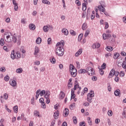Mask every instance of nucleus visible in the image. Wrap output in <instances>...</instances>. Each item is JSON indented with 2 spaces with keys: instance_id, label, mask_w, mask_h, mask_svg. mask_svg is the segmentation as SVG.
<instances>
[{
  "instance_id": "f257e3e1",
  "label": "nucleus",
  "mask_w": 126,
  "mask_h": 126,
  "mask_svg": "<svg viewBox=\"0 0 126 126\" xmlns=\"http://www.w3.org/2000/svg\"><path fill=\"white\" fill-rule=\"evenodd\" d=\"M3 39L5 42L7 43H16L17 38L15 36L13 35L11 33L6 32L3 35Z\"/></svg>"
},
{
  "instance_id": "f03ea898",
  "label": "nucleus",
  "mask_w": 126,
  "mask_h": 126,
  "mask_svg": "<svg viewBox=\"0 0 126 126\" xmlns=\"http://www.w3.org/2000/svg\"><path fill=\"white\" fill-rule=\"evenodd\" d=\"M63 46H64V41H63V40H62L56 44L57 48L56 50V55L59 57L63 56L64 54V49L63 48Z\"/></svg>"
},
{
  "instance_id": "7ed1b4c3",
  "label": "nucleus",
  "mask_w": 126,
  "mask_h": 126,
  "mask_svg": "<svg viewBox=\"0 0 126 126\" xmlns=\"http://www.w3.org/2000/svg\"><path fill=\"white\" fill-rule=\"evenodd\" d=\"M69 67L71 75L72 76V77H75V76L77 75V70L75 68H74V66H73L72 64H70L69 65Z\"/></svg>"
},
{
  "instance_id": "20e7f679",
  "label": "nucleus",
  "mask_w": 126,
  "mask_h": 126,
  "mask_svg": "<svg viewBox=\"0 0 126 126\" xmlns=\"http://www.w3.org/2000/svg\"><path fill=\"white\" fill-rule=\"evenodd\" d=\"M21 58V54L18 52H15L14 50H13L11 54V59L12 60H15L16 59L18 60V59H20Z\"/></svg>"
},
{
  "instance_id": "39448f33",
  "label": "nucleus",
  "mask_w": 126,
  "mask_h": 126,
  "mask_svg": "<svg viewBox=\"0 0 126 126\" xmlns=\"http://www.w3.org/2000/svg\"><path fill=\"white\" fill-rule=\"evenodd\" d=\"M87 73L89 75L92 76V75H94L95 74V71L92 67H88L87 68Z\"/></svg>"
},
{
  "instance_id": "423d86ee",
  "label": "nucleus",
  "mask_w": 126,
  "mask_h": 126,
  "mask_svg": "<svg viewBox=\"0 0 126 126\" xmlns=\"http://www.w3.org/2000/svg\"><path fill=\"white\" fill-rule=\"evenodd\" d=\"M94 91H91L90 93H89L87 95V99L88 101L90 103L92 102V98L94 97Z\"/></svg>"
},
{
  "instance_id": "0eeeda50",
  "label": "nucleus",
  "mask_w": 126,
  "mask_h": 126,
  "mask_svg": "<svg viewBox=\"0 0 126 126\" xmlns=\"http://www.w3.org/2000/svg\"><path fill=\"white\" fill-rule=\"evenodd\" d=\"M76 89H78L79 91H78L77 94H78V95H79V94H80V91L81 90V88L79 87V85H78V84L77 83L75 84L73 90L74 91V90H76Z\"/></svg>"
},
{
  "instance_id": "6e6552de",
  "label": "nucleus",
  "mask_w": 126,
  "mask_h": 126,
  "mask_svg": "<svg viewBox=\"0 0 126 126\" xmlns=\"http://www.w3.org/2000/svg\"><path fill=\"white\" fill-rule=\"evenodd\" d=\"M112 37V35L109 33H103L102 34V38L103 40H107V39L109 38H111Z\"/></svg>"
},
{
  "instance_id": "1a4fd4ad",
  "label": "nucleus",
  "mask_w": 126,
  "mask_h": 126,
  "mask_svg": "<svg viewBox=\"0 0 126 126\" xmlns=\"http://www.w3.org/2000/svg\"><path fill=\"white\" fill-rule=\"evenodd\" d=\"M60 116V112L59 111H56L54 112L53 117L55 120L59 119V116Z\"/></svg>"
},
{
  "instance_id": "9d476101",
  "label": "nucleus",
  "mask_w": 126,
  "mask_h": 126,
  "mask_svg": "<svg viewBox=\"0 0 126 126\" xmlns=\"http://www.w3.org/2000/svg\"><path fill=\"white\" fill-rule=\"evenodd\" d=\"M115 75V69H112L109 73V74L108 76V78H112V77Z\"/></svg>"
},
{
  "instance_id": "9b49d317",
  "label": "nucleus",
  "mask_w": 126,
  "mask_h": 126,
  "mask_svg": "<svg viewBox=\"0 0 126 126\" xmlns=\"http://www.w3.org/2000/svg\"><path fill=\"white\" fill-rule=\"evenodd\" d=\"M9 83L11 86H12L13 87H15L17 85L16 81H15V80H10Z\"/></svg>"
},
{
  "instance_id": "f8f14e48",
  "label": "nucleus",
  "mask_w": 126,
  "mask_h": 126,
  "mask_svg": "<svg viewBox=\"0 0 126 126\" xmlns=\"http://www.w3.org/2000/svg\"><path fill=\"white\" fill-rule=\"evenodd\" d=\"M64 97H65V94H64L63 92H61L59 94V99H60V100H63Z\"/></svg>"
},
{
  "instance_id": "ddd939ff",
  "label": "nucleus",
  "mask_w": 126,
  "mask_h": 126,
  "mask_svg": "<svg viewBox=\"0 0 126 126\" xmlns=\"http://www.w3.org/2000/svg\"><path fill=\"white\" fill-rule=\"evenodd\" d=\"M39 52H40V48L38 46H35L34 48V56L38 55Z\"/></svg>"
},
{
  "instance_id": "4468645a",
  "label": "nucleus",
  "mask_w": 126,
  "mask_h": 126,
  "mask_svg": "<svg viewBox=\"0 0 126 126\" xmlns=\"http://www.w3.org/2000/svg\"><path fill=\"white\" fill-rule=\"evenodd\" d=\"M101 46V44H100V43H94L93 46L92 47L93 49H98V48H100Z\"/></svg>"
},
{
  "instance_id": "2eb2a0df",
  "label": "nucleus",
  "mask_w": 126,
  "mask_h": 126,
  "mask_svg": "<svg viewBox=\"0 0 126 126\" xmlns=\"http://www.w3.org/2000/svg\"><path fill=\"white\" fill-rule=\"evenodd\" d=\"M49 28H52V26H49V27H48V26H44L43 28V30L44 32H48L49 31Z\"/></svg>"
},
{
  "instance_id": "dca6fc26",
  "label": "nucleus",
  "mask_w": 126,
  "mask_h": 126,
  "mask_svg": "<svg viewBox=\"0 0 126 126\" xmlns=\"http://www.w3.org/2000/svg\"><path fill=\"white\" fill-rule=\"evenodd\" d=\"M50 95H51V93L50 92V91L46 92L45 94L44 95V98H45V99L49 98Z\"/></svg>"
},
{
  "instance_id": "f3484780",
  "label": "nucleus",
  "mask_w": 126,
  "mask_h": 126,
  "mask_svg": "<svg viewBox=\"0 0 126 126\" xmlns=\"http://www.w3.org/2000/svg\"><path fill=\"white\" fill-rule=\"evenodd\" d=\"M98 8L99 9V11H102V12H105L106 11V9H105L102 5L98 6Z\"/></svg>"
},
{
  "instance_id": "a211bd4d",
  "label": "nucleus",
  "mask_w": 126,
  "mask_h": 126,
  "mask_svg": "<svg viewBox=\"0 0 126 126\" xmlns=\"http://www.w3.org/2000/svg\"><path fill=\"white\" fill-rule=\"evenodd\" d=\"M82 54V49H80L78 50V51L75 54V57H78L80 55H81Z\"/></svg>"
},
{
  "instance_id": "6ab92c4d",
  "label": "nucleus",
  "mask_w": 126,
  "mask_h": 126,
  "mask_svg": "<svg viewBox=\"0 0 126 126\" xmlns=\"http://www.w3.org/2000/svg\"><path fill=\"white\" fill-rule=\"evenodd\" d=\"M63 113L64 117H67L68 116V109L65 108Z\"/></svg>"
},
{
  "instance_id": "aec40b11",
  "label": "nucleus",
  "mask_w": 126,
  "mask_h": 126,
  "mask_svg": "<svg viewBox=\"0 0 126 126\" xmlns=\"http://www.w3.org/2000/svg\"><path fill=\"white\" fill-rule=\"evenodd\" d=\"M71 81H72V78H70L68 83V88H71L72 87V83H71Z\"/></svg>"
},
{
  "instance_id": "412c9836",
  "label": "nucleus",
  "mask_w": 126,
  "mask_h": 126,
  "mask_svg": "<svg viewBox=\"0 0 126 126\" xmlns=\"http://www.w3.org/2000/svg\"><path fill=\"white\" fill-rule=\"evenodd\" d=\"M62 32L63 33V34H64V35H68V31L65 29H63L62 31Z\"/></svg>"
},
{
  "instance_id": "4be33fe9",
  "label": "nucleus",
  "mask_w": 126,
  "mask_h": 126,
  "mask_svg": "<svg viewBox=\"0 0 126 126\" xmlns=\"http://www.w3.org/2000/svg\"><path fill=\"white\" fill-rule=\"evenodd\" d=\"M30 29L31 30H35L36 27L33 24H31L29 25Z\"/></svg>"
},
{
  "instance_id": "5701e85b",
  "label": "nucleus",
  "mask_w": 126,
  "mask_h": 126,
  "mask_svg": "<svg viewBox=\"0 0 126 126\" xmlns=\"http://www.w3.org/2000/svg\"><path fill=\"white\" fill-rule=\"evenodd\" d=\"M71 98L72 99H74L75 98V94H74V91L73 90V89L71 90Z\"/></svg>"
},
{
  "instance_id": "b1692460",
  "label": "nucleus",
  "mask_w": 126,
  "mask_h": 126,
  "mask_svg": "<svg viewBox=\"0 0 126 126\" xmlns=\"http://www.w3.org/2000/svg\"><path fill=\"white\" fill-rule=\"evenodd\" d=\"M41 91V90H38L36 92V95H35V100H37V99H38V98H39V95H40V92Z\"/></svg>"
},
{
  "instance_id": "393cba45",
  "label": "nucleus",
  "mask_w": 126,
  "mask_h": 126,
  "mask_svg": "<svg viewBox=\"0 0 126 126\" xmlns=\"http://www.w3.org/2000/svg\"><path fill=\"white\" fill-rule=\"evenodd\" d=\"M87 69L86 70L84 69H81L79 70L78 72L79 73L82 74V73H85V72H87Z\"/></svg>"
},
{
  "instance_id": "a878e982",
  "label": "nucleus",
  "mask_w": 126,
  "mask_h": 126,
  "mask_svg": "<svg viewBox=\"0 0 126 126\" xmlns=\"http://www.w3.org/2000/svg\"><path fill=\"white\" fill-rule=\"evenodd\" d=\"M16 72L17 73H22L23 69H22V68H19L16 69Z\"/></svg>"
},
{
  "instance_id": "bb28decb",
  "label": "nucleus",
  "mask_w": 126,
  "mask_h": 126,
  "mask_svg": "<svg viewBox=\"0 0 126 126\" xmlns=\"http://www.w3.org/2000/svg\"><path fill=\"white\" fill-rule=\"evenodd\" d=\"M42 3H44V4H48L49 5V4H51V2H50L48 0H42Z\"/></svg>"
},
{
  "instance_id": "cd10ccee",
  "label": "nucleus",
  "mask_w": 126,
  "mask_h": 126,
  "mask_svg": "<svg viewBox=\"0 0 126 126\" xmlns=\"http://www.w3.org/2000/svg\"><path fill=\"white\" fill-rule=\"evenodd\" d=\"M41 42H42V38L40 37H38L36 40V44H38V45H40L41 44Z\"/></svg>"
},
{
  "instance_id": "c85d7f7f",
  "label": "nucleus",
  "mask_w": 126,
  "mask_h": 126,
  "mask_svg": "<svg viewBox=\"0 0 126 126\" xmlns=\"http://www.w3.org/2000/svg\"><path fill=\"white\" fill-rule=\"evenodd\" d=\"M83 37V34L81 33L79 35L78 38V41L79 42H81V40H82V37Z\"/></svg>"
},
{
  "instance_id": "c756f323",
  "label": "nucleus",
  "mask_w": 126,
  "mask_h": 126,
  "mask_svg": "<svg viewBox=\"0 0 126 126\" xmlns=\"http://www.w3.org/2000/svg\"><path fill=\"white\" fill-rule=\"evenodd\" d=\"M106 50L108 52H112L114 50V48L111 46H107Z\"/></svg>"
},
{
  "instance_id": "7c9ffc66",
  "label": "nucleus",
  "mask_w": 126,
  "mask_h": 126,
  "mask_svg": "<svg viewBox=\"0 0 126 126\" xmlns=\"http://www.w3.org/2000/svg\"><path fill=\"white\" fill-rule=\"evenodd\" d=\"M34 116H35V117H38L39 118H40V112L37 111H35L34 112Z\"/></svg>"
},
{
  "instance_id": "2f4dec72",
  "label": "nucleus",
  "mask_w": 126,
  "mask_h": 126,
  "mask_svg": "<svg viewBox=\"0 0 126 126\" xmlns=\"http://www.w3.org/2000/svg\"><path fill=\"white\" fill-rule=\"evenodd\" d=\"M88 91V89L87 88H85L84 89V91L82 92L81 93V96H83L84 95L85 92H87Z\"/></svg>"
},
{
  "instance_id": "473e14b6",
  "label": "nucleus",
  "mask_w": 126,
  "mask_h": 126,
  "mask_svg": "<svg viewBox=\"0 0 126 126\" xmlns=\"http://www.w3.org/2000/svg\"><path fill=\"white\" fill-rule=\"evenodd\" d=\"M87 121H88V123L89 125L90 126H92V121L91 120V118L88 117Z\"/></svg>"
},
{
  "instance_id": "72a5a7b5",
  "label": "nucleus",
  "mask_w": 126,
  "mask_h": 126,
  "mask_svg": "<svg viewBox=\"0 0 126 126\" xmlns=\"http://www.w3.org/2000/svg\"><path fill=\"white\" fill-rule=\"evenodd\" d=\"M88 4L87 3H83V7H82V10H83V11H85V10H86V8H87V6L86 5Z\"/></svg>"
},
{
  "instance_id": "f704fd0d",
  "label": "nucleus",
  "mask_w": 126,
  "mask_h": 126,
  "mask_svg": "<svg viewBox=\"0 0 126 126\" xmlns=\"http://www.w3.org/2000/svg\"><path fill=\"white\" fill-rule=\"evenodd\" d=\"M50 62L53 64L56 63V59H55V57H51V59H50Z\"/></svg>"
},
{
  "instance_id": "c9c22d12",
  "label": "nucleus",
  "mask_w": 126,
  "mask_h": 126,
  "mask_svg": "<svg viewBox=\"0 0 126 126\" xmlns=\"http://www.w3.org/2000/svg\"><path fill=\"white\" fill-rule=\"evenodd\" d=\"M119 57H120V54L118 53H116L114 54L113 59H114V60H117V59H118V58H119Z\"/></svg>"
},
{
  "instance_id": "e433bc0d",
  "label": "nucleus",
  "mask_w": 126,
  "mask_h": 126,
  "mask_svg": "<svg viewBox=\"0 0 126 126\" xmlns=\"http://www.w3.org/2000/svg\"><path fill=\"white\" fill-rule=\"evenodd\" d=\"M46 91L45 90H42L39 93L40 96L42 97V96H44V94H45Z\"/></svg>"
},
{
  "instance_id": "4c0bfd02",
  "label": "nucleus",
  "mask_w": 126,
  "mask_h": 126,
  "mask_svg": "<svg viewBox=\"0 0 126 126\" xmlns=\"http://www.w3.org/2000/svg\"><path fill=\"white\" fill-rule=\"evenodd\" d=\"M83 30H86L87 29V24L84 23L82 26Z\"/></svg>"
},
{
  "instance_id": "58836bf2",
  "label": "nucleus",
  "mask_w": 126,
  "mask_h": 126,
  "mask_svg": "<svg viewBox=\"0 0 126 126\" xmlns=\"http://www.w3.org/2000/svg\"><path fill=\"white\" fill-rule=\"evenodd\" d=\"M70 34H71V35H72V36H75V35H76V32H74V31L71 30L70 31Z\"/></svg>"
},
{
  "instance_id": "ea45409f",
  "label": "nucleus",
  "mask_w": 126,
  "mask_h": 126,
  "mask_svg": "<svg viewBox=\"0 0 126 126\" xmlns=\"http://www.w3.org/2000/svg\"><path fill=\"white\" fill-rule=\"evenodd\" d=\"M0 45L1 46H3V45H4V38H1L0 40Z\"/></svg>"
},
{
  "instance_id": "a19ab883",
  "label": "nucleus",
  "mask_w": 126,
  "mask_h": 126,
  "mask_svg": "<svg viewBox=\"0 0 126 126\" xmlns=\"http://www.w3.org/2000/svg\"><path fill=\"white\" fill-rule=\"evenodd\" d=\"M13 110L15 113H18V107L17 106H15L13 107Z\"/></svg>"
},
{
  "instance_id": "79ce46f5",
  "label": "nucleus",
  "mask_w": 126,
  "mask_h": 126,
  "mask_svg": "<svg viewBox=\"0 0 126 126\" xmlns=\"http://www.w3.org/2000/svg\"><path fill=\"white\" fill-rule=\"evenodd\" d=\"M107 114L109 117H112V116H113V111H112V110H108Z\"/></svg>"
},
{
  "instance_id": "37998d69",
  "label": "nucleus",
  "mask_w": 126,
  "mask_h": 126,
  "mask_svg": "<svg viewBox=\"0 0 126 126\" xmlns=\"http://www.w3.org/2000/svg\"><path fill=\"white\" fill-rule=\"evenodd\" d=\"M115 96H119L120 95V90H116L114 92Z\"/></svg>"
},
{
  "instance_id": "c03bdc74",
  "label": "nucleus",
  "mask_w": 126,
  "mask_h": 126,
  "mask_svg": "<svg viewBox=\"0 0 126 126\" xmlns=\"http://www.w3.org/2000/svg\"><path fill=\"white\" fill-rule=\"evenodd\" d=\"M90 33V30H87L86 31V32L85 33V37L86 38L88 35H89V33Z\"/></svg>"
},
{
  "instance_id": "a18cd8bd",
  "label": "nucleus",
  "mask_w": 126,
  "mask_h": 126,
  "mask_svg": "<svg viewBox=\"0 0 126 126\" xmlns=\"http://www.w3.org/2000/svg\"><path fill=\"white\" fill-rule=\"evenodd\" d=\"M73 121L74 124H77V118H76V117H73Z\"/></svg>"
},
{
  "instance_id": "49530a36",
  "label": "nucleus",
  "mask_w": 126,
  "mask_h": 126,
  "mask_svg": "<svg viewBox=\"0 0 126 126\" xmlns=\"http://www.w3.org/2000/svg\"><path fill=\"white\" fill-rule=\"evenodd\" d=\"M122 67L123 68H125V69H126V61H124L122 63Z\"/></svg>"
},
{
  "instance_id": "de8ad7c7",
  "label": "nucleus",
  "mask_w": 126,
  "mask_h": 126,
  "mask_svg": "<svg viewBox=\"0 0 126 126\" xmlns=\"http://www.w3.org/2000/svg\"><path fill=\"white\" fill-rule=\"evenodd\" d=\"M76 67L77 68H78V69H79V68H80V63H79V62H76Z\"/></svg>"
},
{
  "instance_id": "09e8293b",
  "label": "nucleus",
  "mask_w": 126,
  "mask_h": 126,
  "mask_svg": "<svg viewBox=\"0 0 126 126\" xmlns=\"http://www.w3.org/2000/svg\"><path fill=\"white\" fill-rule=\"evenodd\" d=\"M120 76L121 77H124L125 76V72L124 71H121L120 73Z\"/></svg>"
},
{
  "instance_id": "8fccbe9b",
  "label": "nucleus",
  "mask_w": 126,
  "mask_h": 126,
  "mask_svg": "<svg viewBox=\"0 0 126 126\" xmlns=\"http://www.w3.org/2000/svg\"><path fill=\"white\" fill-rule=\"evenodd\" d=\"M3 98L5 100H7V99H8V94H4L3 95Z\"/></svg>"
},
{
  "instance_id": "3c124183",
  "label": "nucleus",
  "mask_w": 126,
  "mask_h": 126,
  "mask_svg": "<svg viewBox=\"0 0 126 126\" xmlns=\"http://www.w3.org/2000/svg\"><path fill=\"white\" fill-rule=\"evenodd\" d=\"M112 56V54H111V53H106L105 55V58H109V57H111Z\"/></svg>"
},
{
  "instance_id": "603ef678",
  "label": "nucleus",
  "mask_w": 126,
  "mask_h": 126,
  "mask_svg": "<svg viewBox=\"0 0 126 126\" xmlns=\"http://www.w3.org/2000/svg\"><path fill=\"white\" fill-rule=\"evenodd\" d=\"M117 65H118V66H120V67L122 66L123 63L122 62L118 61L117 62Z\"/></svg>"
},
{
  "instance_id": "864d4df0",
  "label": "nucleus",
  "mask_w": 126,
  "mask_h": 126,
  "mask_svg": "<svg viewBox=\"0 0 126 126\" xmlns=\"http://www.w3.org/2000/svg\"><path fill=\"white\" fill-rule=\"evenodd\" d=\"M104 24L105 25L104 29H108V28H109V24L108 23V22H105Z\"/></svg>"
},
{
  "instance_id": "5fc2aeb1",
  "label": "nucleus",
  "mask_w": 126,
  "mask_h": 126,
  "mask_svg": "<svg viewBox=\"0 0 126 126\" xmlns=\"http://www.w3.org/2000/svg\"><path fill=\"white\" fill-rule=\"evenodd\" d=\"M0 71L4 72L5 71V67H1L0 68Z\"/></svg>"
},
{
  "instance_id": "6e6d98bb",
  "label": "nucleus",
  "mask_w": 126,
  "mask_h": 126,
  "mask_svg": "<svg viewBox=\"0 0 126 126\" xmlns=\"http://www.w3.org/2000/svg\"><path fill=\"white\" fill-rule=\"evenodd\" d=\"M99 73L101 75H104V70H103V69H99Z\"/></svg>"
},
{
  "instance_id": "4d7b16f0",
  "label": "nucleus",
  "mask_w": 126,
  "mask_h": 126,
  "mask_svg": "<svg viewBox=\"0 0 126 126\" xmlns=\"http://www.w3.org/2000/svg\"><path fill=\"white\" fill-rule=\"evenodd\" d=\"M34 65H40V61H36L35 62H34Z\"/></svg>"
},
{
  "instance_id": "13d9d810",
  "label": "nucleus",
  "mask_w": 126,
  "mask_h": 126,
  "mask_svg": "<svg viewBox=\"0 0 126 126\" xmlns=\"http://www.w3.org/2000/svg\"><path fill=\"white\" fill-rule=\"evenodd\" d=\"M4 79L5 81H8L9 80V76H6L4 77Z\"/></svg>"
},
{
  "instance_id": "bf43d9fd",
  "label": "nucleus",
  "mask_w": 126,
  "mask_h": 126,
  "mask_svg": "<svg viewBox=\"0 0 126 126\" xmlns=\"http://www.w3.org/2000/svg\"><path fill=\"white\" fill-rule=\"evenodd\" d=\"M47 42L48 45H50V44H52V38H49L48 39Z\"/></svg>"
},
{
  "instance_id": "052dcab7",
  "label": "nucleus",
  "mask_w": 126,
  "mask_h": 126,
  "mask_svg": "<svg viewBox=\"0 0 126 126\" xmlns=\"http://www.w3.org/2000/svg\"><path fill=\"white\" fill-rule=\"evenodd\" d=\"M102 69H106V63H103L101 65Z\"/></svg>"
},
{
  "instance_id": "680f3d73",
  "label": "nucleus",
  "mask_w": 126,
  "mask_h": 126,
  "mask_svg": "<svg viewBox=\"0 0 126 126\" xmlns=\"http://www.w3.org/2000/svg\"><path fill=\"white\" fill-rule=\"evenodd\" d=\"M39 102L41 103V104L43 103H45V100H44V98H40L39 99Z\"/></svg>"
},
{
  "instance_id": "e2e57ef3",
  "label": "nucleus",
  "mask_w": 126,
  "mask_h": 126,
  "mask_svg": "<svg viewBox=\"0 0 126 126\" xmlns=\"http://www.w3.org/2000/svg\"><path fill=\"white\" fill-rule=\"evenodd\" d=\"M75 3H76V4H77L78 6H79L80 5H81V4L80 1L78 0H76L75 1Z\"/></svg>"
},
{
  "instance_id": "0e129e2a",
  "label": "nucleus",
  "mask_w": 126,
  "mask_h": 126,
  "mask_svg": "<svg viewBox=\"0 0 126 126\" xmlns=\"http://www.w3.org/2000/svg\"><path fill=\"white\" fill-rule=\"evenodd\" d=\"M41 105L43 109H46V103L45 102L41 103Z\"/></svg>"
},
{
  "instance_id": "69168bd1",
  "label": "nucleus",
  "mask_w": 126,
  "mask_h": 126,
  "mask_svg": "<svg viewBox=\"0 0 126 126\" xmlns=\"http://www.w3.org/2000/svg\"><path fill=\"white\" fill-rule=\"evenodd\" d=\"M99 123H100V119H96L95 120V123L96 124V125H98V124H99Z\"/></svg>"
},
{
  "instance_id": "338daca9",
  "label": "nucleus",
  "mask_w": 126,
  "mask_h": 126,
  "mask_svg": "<svg viewBox=\"0 0 126 126\" xmlns=\"http://www.w3.org/2000/svg\"><path fill=\"white\" fill-rule=\"evenodd\" d=\"M5 22H6V23H10V18H7L5 20Z\"/></svg>"
},
{
  "instance_id": "774afa93",
  "label": "nucleus",
  "mask_w": 126,
  "mask_h": 126,
  "mask_svg": "<svg viewBox=\"0 0 126 126\" xmlns=\"http://www.w3.org/2000/svg\"><path fill=\"white\" fill-rule=\"evenodd\" d=\"M86 125H85V123L84 122H81L80 123V126H85Z\"/></svg>"
}]
</instances>
